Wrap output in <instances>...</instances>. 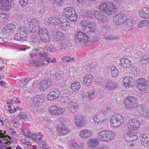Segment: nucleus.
Here are the masks:
<instances>
[{"label": "nucleus", "mask_w": 149, "mask_h": 149, "mask_svg": "<svg viewBox=\"0 0 149 149\" xmlns=\"http://www.w3.org/2000/svg\"><path fill=\"white\" fill-rule=\"evenodd\" d=\"M120 0H111L112 2H103L99 6L100 10L103 13L107 15L114 14L119 10L118 5H114L112 3L117 4Z\"/></svg>", "instance_id": "f257e3e1"}, {"label": "nucleus", "mask_w": 149, "mask_h": 149, "mask_svg": "<svg viewBox=\"0 0 149 149\" xmlns=\"http://www.w3.org/2000/svg\"><path fill=\"white\" fill-rule=\"evenodd\" d=\"M13 0H2L0 4V17L7 18L10 16Z\"/></svg>", "instance_id": "f03ea898"}, {"label": "nucleus", "mask_w": 149, "mask_h": 149, "mask_svg": "<svg viewBox=\"0 0 149 149\" xmlns=\"http://www.w3.org/2000/svg\"><path fill=\"white\" fill-rule=\"evenodd\" d=\"M83 25L82 28L84 30L89 33H93L96 30V24L93 21L85 19L81 22Z\"/></svg>", "instance_id": "7ed1b4c3"}, {"label": "nucleus", "mask_w": 149, "mask_h": 149, "mask_svg": "<svg viewBox=\"0 0 149 149\" xmlns=\"http://www.w3.org/2000/svg\"><path fill=\"white\" fill-rule=\"evenodd\" d=\"M114 133L111 131L104 130L99 132L98 136L101 141L109 142L114 139Z\"/></svg>", "instance_id": "20e7f679"}, {"label": "nucleus", "mask_w": 149, "mask_h": 149, "mask_svg": "<svg viewBox=\"0 0 149 149\" xmlns=\"http://www.w3.org/2000/svg\"><path fill=\"white\" fill-rule=\"evenodd\" d=\"M75 38L77 45L79 46L85 45L89 41L87 35L81 31H79L77 33Z\"/></svg>", "instance_id": "39448f33"}, {"label": "nucleus", "mask_w": 149, "mask_h": 149, "mask_svg": "<svg viewBox=\"0 0 149 149\" xmlns=\"http://www.w3.org/2000/svg\"><path fill=\"white\" fill-rule=\"evenodd\" d=\"M138 103V100L136 97L129 96L125 100L124 104L126 109L131 111L135 109V107Z\"/></svg>", "instance_id": "423d86ee"}, {"label": "nucleus", "mask_w": 149, "mask_h": 149, "mask_svg": "<svg viewBox=\"0 0 149 149\" xmlns=\"http://www.w3.org/2000/svg\"><path fill=\"white\" fill-rule=\"evenodd\" d=\"M123 118L120 114L113 116L110 120L111 125L113 127H117L120 126L123 122Z\"/></svg>", "instance_id": "0eeeda50"}, {"label": "nucleus", "mask_w": 149, "mask_h": 149, "mask_svg": "<svg viewBox=\"0 0 149 149\" xmlns=\"http://www.w3.org/2000/svg\"><path fill=\"white\" fill-rule=\"evenodd\" d=\"M147 80L143 78H140L136 80V88L142 91H146L148 88V85Z\"/></svg>", "instance_id": "6e6552de"}, {"label": "nucleus", "mask_w": 149, "mask_h": 149, "mask_svg": "<svg viewBox=\"0 0 149 149\" xmlns=\"http://www.w3.org/2000/svg\"><path fill=\"white\" fill-rule=\"evenodd\" d=\"M58 121L61 123L58 126L57 128V133L61 135H65L68 133L70 132L67 127L63 125V123H64L65 121V118H60L58 119Z\"/></svg>", "instance_id": "1a4fd4ad"}, {"label": "nucleus", "mask_w": 149, "mask_h": 149, "mask_svg": "<svg viewBox=\"0 0 149 149\" xmlns=\"http://www.w3.org/2000/svg\"><path fill=\"white\" fill-rule=\"evenodd\" d=\"M126 15L123 12L116 14L113 17V22L117 25L122 24L126 18Z\"/></svg>", "instance_id": "9d476101"}, {"label": "nucleus", "mask_w": 149, "mask_h": 149, "mask_svg": "<svg viewBox=\"0 0 149 149\" xmlns=\"http://www.w3.org/2000/svg\"><path fill=\"white\" fill-rule=\"evenodd\" d=\"M95 91L94 90H88L83 91L82 93V94L84 95L82 97L83 100L84 102L90 101L92 100L95 97Z\"/></svg>", "instance_id": "9b49d317"}, {"label": "nucleus", "mask_w": 149, "mask_h": 149, "mask_svg": "<svg viewBox=\"0 0 149 149\" xmlns=\"http://www.w3.org/2000/svg\"><path fill=\"white\" fill-rule=\"evenodd\" d=\"M125 140L128 142H131L137 139V134L136 132H125L123 134Z\"/></svg>", "instance_id": "f8f14e48"}, {"label": "nucleus", "mask_w": 149, "mask_h": 149, "mask_svg": "<svg viewBox=\"0 0 149 149\" xmlns=\"http://www.w3.org/2000/svg\"><path fill=\"white\" fill-rule=\"evenodd\" d=\"M49 111L52 115H58L64 114L65 109L63 108H58L57 106L54 105L50 107Z\"/></svg>", "instance_id": "ddd939ff"}, {"label": "nucleus", "mask_w": 149, "mask_h": 149, "mask_svg": "<svg viewBox=\"0 0 149 149\" xmlns=\"http://www.w3.org/2000/svg\"><path fill=\"white\" fill-rule=\"evenodd\" d=\"M118 87V85L115 82L110 81H107L104 84V88L108 91L114 90Z\"/></svg>", "instance_id": "4468645a"}, {"label": "nucleus", "mask_w": 149, "mask_h": 149, "mask_svg": "<svg viewBox=\"0 0 149 149\" xmlns=\"http://www.w3.org/2000/svg\"><path fill=\"white\" fill-rule=\"evenodd\" d=\"M48 32L46 29H45L41 33L39 34L40 39L44 42L46 43H49V40H50L49 36L48 34Z\"/></svg>", "instance_id": "2eb2a0df"}, {"label": "nucleus", "mask_w": 149, "mask_h": 149, "mask_svg": "<svg viewBox=\"0 0 149 149\" xmlns=\"http://www.w3.org/2000/svg\"><path fill=\"white\" fill-rule=\"evenodd\" d=\"M75 123L78 127H83L86 123L85 118L79 114L75 118Z\"/></svg>", "instance_id": "dca6fc26"}, {"label": "nucleus", "mask_w": 149, "mask_h": 149, "mask_svg": "<svg viewBox=\"0 0 149 149\" xmlns=\"http://www.w3.org/2000/svg\"><path fill=\"white\" fill-rule=\"evenodd\" d=\"M60 91L56 89L50 92L47 96V99L49 100H52L58 98L60 94Z\"/></svg>", "instance_id": "f3484780"}, {"label": "nucleus", "mask_w": 149, "mask_h": 149, "mask_svg": "<svg viewBox=\"0 0 149 149\" xmlns=\"http://www.w3.org/2000/svg\"><path fill=\"white\" fill-rule=\"evenodd\" d=\"M52 83L49 80H45L42 81L40 83L39 88L41 91H44L50 87Z\"/></svg>", "instance_id": "a211bd4d"}, {"label": "nucleus", "mask_w": 149, "mask_h": 149, "mask_svg": "<svg viewBox=\"0 0 149 149\" xmlns=\"http://www.w3.org/2000/svg\"><path fill=\"white\" fill-rule=\"evenodd\" d=\"M99 140L98 139H90L87 142L88 146L91 149H95L99 146Z\"/></svg>", "instance_id": "6ab92c4d"}, {"label": "nucleus", "mask_w": 149, "mask_h": 149, "mask_svg": "<svg viewBox=\"0 0 149 149\" xmlns=\"http://www.w3.org/2000/svg\"><path fill=\"white\" fill-rule=\"evenodd\" d=\"M67 107L69 110L72 113H75L77 111L78 108L77 104L76 102L71 100L67 104Z\"/></svg>", "instance_id": "aec40b11"}, {"label": "nucleus", "mask_w": 149, "mask_h": 149, "mask_svg": "<svg viewBox=\"0 0 149 149\" xmlns=\"http://www.w3.org/2000/svg\"><path fill=\"white\" fill-rule=\"evenodd\" d=\"M105 114L103 111H101L96 115L94 117V120L95 122L99 123H102L106 120L105 118Z\"/></svg>", "instance_id": "412c9836"}, {"label": "nucleus", "mask_w": 149, "mask_h": 149, "mask_svg": "<svg viewBox=\"0 0 149 149\" xmlns=\"http://www.w3.org/2000/svg\"><path fill=\"white\" fill-rule=\"evenodd\" d=\"M141 143L145 147L149 146V135L143 134L141 135Z\"/></svg>", "instance_id": "4be33fe9"}, {"label": "nucleus", "mask_w": 149, "mask_h": 149, "mask_svg": "<svg viewBox=\"0 0 149 149\" xmlns=\"http://www.w3.org/2000/svg\"><path fill=\"white\" fill-rule=\"evenodd\" d=\"M64 20L63 18H61L59 19V20L61 22V24L59 26L61 29L62 30L65 31H67L69 29L70 27V25L68 22L65 21L63 22V20Z\"/></svg>", "instance_id": "5701e85b"}, {"label": "nucleus", "mask_w": 149, "mask_h": 149, "mask_svg": "<svg viewBox=\"0 0 149 149\" xmlns=\"http://www.w3.org/2000/svg\"><path fill=\"white\" fill-rule=\"evenodd\" d=\"M119 64L125 68H128L131 66V62L127 58H124L120 60Z\"/></svg>", "instance_id": "b1692460"}, {"label": "nucleus", "mask_w": 149, "mask_h": 149, "mask_svg": "<svg viewBox=\"0 0 149 149\" xmlns=\"http://www.w3.org/2000/svg\"><path fill=\"white\" fill-rule=\"evenodd\" d=\"M73 99L71 98V97L70 96H67L65 95L62 96L61 98L60 99V102L62 104H66L68 103L71 102V100H72Z\"/></svg>", "instance_id": "393cba45"}, {"label": "nucleus", "mask_w": 149, "mask_h": 149, "mask_svg": "<svg viewBox=\"0 0 149 149\" xmlns=\"http://www.w3.org/2000/svg\"><path fill=\"white\" fill-rule=\"evenodd\" d=\"M67 7L64 8V13L68 15V14H70L73 12H75V11L74 8L72 7H71L70 5L68 4L67 5Z\"/></svg>", "instance_id": "a878e982"}, {"label": "nucleus", "mask_w": 149, "mask_h": 149, "mask_svg": "<svg viewBox=\"0 0 149 149\" xmlns=\"http://www.w3.org/2000/svg\"><path fill=\"white\" fill-rule=\"evenodd\" d=\"M30 63L35 66H39L44 65L42 61L39 58L38 59H33L31 58L30 60Z\"/></svg>", "instance_id": "bb28decb"}, {"label": "nucleus", "mask_w": 149, "mask_h": 149, "mask_svg": "<svg viewBox=\"0 0 149 149\" xmlns=\"http://www.w3.org/2000/svg\"><path fill=\"white\" fill-rule=\"evenodd\" d=\"M93 79L92 75L86 74L84 78V82L85 85H91Z\"/></svg>", "instance_id": "cd10ccee"}, {"label": "nucleus", "mask_w": 149, "mask_h": 149, "mask_svg": "<svg viewBox=\"0 0 149 149\" xmlns=\"http://www.w3.org/2000/svg\"><path fill=\"white\" fill-rule=\"evenodd\" d=\"M70 86L73 91H77L80 88L81 85L80 82L74 81L71 83Z\"/></svg>", "instance_id": "c85d7f7f"}, {"label": "nucleus", "mask_w": 149, "mask_h": 149, "mask_svg": "<svg viewBox=\"0 0 149 149\" xmlns=\"http://www.w3.org/2000/svg\"><path fill=\"white\" fill-rule=\"evenodd\" d=\"M79 134V136L82 138H88L92 134V133L89 131L84 130L81 131Z\"/></svg>", "instance_id": "c756f323"}, {"label": "nucleus", "mask_w": 149, "mask_h": 149, "mask_svg": "<svg viewBox=\"0 0 149 149\" xmlns=\"http://www.w3.org/2000/svg\"><path fill=\"white\" fill-rule=\"evenodd\" d=\"M67 17L72 22H77L78 19V15L75 12H73L70 14H68Z\"/></svg>", "instance_id": "7c9ffc66"}, {"label": "nucleus", "mask_w": 149, "mask_h": 149, "mask_svg": "<svg viewBox=\"0 0 149 149\" xmlns=\"http://www.w3.org/2000/svg\"><path fill=\"white\" fill-rule=\"evenodd\" d=\"M140 62L143 64L148 63L149 62V53L143 54L140 58Z\"/></svg>", "instance_id": "2f4dec72"}, {"label": "nucleus", "mask_w": 149, "mask_h": 149, "mask_svg": "<svg viewBox=\"0 0 149 149\" xmlns=\"http://www.w3.org/2000/svg\"><path fill=\"white\" fill-rule=\"evenodd\" d=\"M81 15L86 17H89L90 19L92 17V10L91 11H87L85 10H83L80 13Z\"/></svg>", "instance_id": "473e14b6"}, {"label": "nucleus", "mask_w": 149, "mask_h": 149, "mask_svg": "<svg viewBox=\"0 0 149 149\" xmlns=\"http://www.w3.org/2000/svg\"><path fill=\"white\" fill-rule=\"evenodd\" d=\"M6 31L9 32H13L16 29L15 26L12 24H8L6 25L4 27Z\"/></svg>", "instance_id": "72a5a7b5"}, {"label": "nucleus", "mask_w": 149, "mask_h": 149, "mask_svg": "<svg viewBox=\"0 0 149 149\" xmlns=\"http://www.w3.org/2000/svg\"><path fill=\"white\" fill-rule=\"evenodd\" d=\"M109 68L111 71V75L113 77H116L118 76L119 73V71L116 67L113 66L111 67H109L108 69Z\"/></svg>", "instance_id": "f704fd0d"}, {"label": "nucleus", "mask_w": 149, "mask_h": 149, "mask_svg": "<svg viewBox=\"0 0 149 149\" xmlns=\"http://www.w3.org/2000/svg\"><path fill=\"white\" fill-rule=\"evenodd\" d=\"M51 5H52L53 7H54L55 11L57 12L60 11L61 7H63L58 3L57 2H56V1H52L51 3Z\"/></svg>", "instance_id": "c9c22d12"}, {"label": "nucleus", "mask_w": 149, "mask_h": 149, "mask_svg": "<svg viewBox=\"0 0 149 149\" xmlns=\"http://www.w3.org/2000/svg\"><path fill=\"white\" fill-rule=\"evenodd\" d=\"M127 127L128 128L130 129H131L132 130H138L139 128V125L137 126V124L133 123L131 122H128L127 124Z\"/></svg>", "instance_id": "e433bc0d"}, {"label": "nucleus", "mask_w": 149, "mask_h": 149, "mask_svg": "<svg viewBox=\"0 0 149 149\" xmlns=\"http://www.w3.org/2000/svg\"><path fill=\"white\" fill-rule=\"evenodd\" d=\"M70 43L68 42H66L63 43L59 47L61 51L64 50H67L69 47Z\"/></svg>", "instance_id": "4c0bfd02"}, {"label": "nucleus", "mask_w": 149, "mask_h": 149, "mask_svg": "<svg viewBox=\"0 0 149 149\" xmlns=\"http://www.w3.org/2000/svg\"><path fill=\"white\" fill-rule=\"evenodd\" d=\"M149 25V21L146 20L141 21L139 22L138 25L139 27L142 28L143 26H147Z\"/></svg>", "instance_id": "58836bf2"}, {"label": "nucleus", "mask_w": 149, "mask_h": 149, "mask_svg": "<svg viewBox=\"0 0 149 149\" xmlns=\"http://www.w3.org/2000/svg\"><path fill=\"white\" fill-rule=\"evenodd\" d=\"M59 31L57 29H53L52 30V34L51 35L53 38V39L55 40L56 39V37L58 36L59 33Z\"/></svg>", "instance_id": "ea45409f"}, {"label": "nucleus", "mask_w": 149, "mask_h": 149, "mask_svg": "<svg viewBox=\"0 0 149 149\" xmlns=\"http://www.w3.org/2000/svg\"><path fill=\"white\" fill-rule=\"evenodd\" d=\"M45 96L43 95H37L36 97L35 100L38 103H42L45 101Z\"/></svg>", "instance_id": "a19ab883"}, {"label": "nucleus", "mask_w": 149, "mask_h": 149, "mask_svg": "<svg viewBox=\"0 0 149 149\" xmlns=\"http://www.w3.org/2000/svg\"><path fill=\"white\" fill-rule=\"evenodd\" d=\"M140 12H143L144 15V16H145L146 18H148L149 17V9L146 7H144L142 8L141 11H139V13H140Z\"/></svg>", "instance_id": "79ce46f5"}, {"label": "nucleus", "mask_w": 149, "mask_h": 149, "mask_svg": "<svg viewBox=\"0 0 149 149\" xmlns=\"http://www.w3.org/2000/svg\"><path fill=\"white\" fill-rule=\"evenodd\" d=\"M58 36L56 37V39L55 40L56 41L58 42L59 40H63L66 37V35H65V34L61 32H59Z\"/></svg>", "instance_id": "37998d69"}, {"label": "nucleus", "mask_w": 149, "mask_h": 149, "mask_svg": "<svg viewBox=\"0 0 149 149\" xmlns=\"http://www.w3.org/2000/svg\"><path fill=\"white\" fill-rule=\"evenodd\" d=\"M16 14L17 18H19V19H22L24 16V11L23 10L18 11H17Z\"/></svg>", "instance_id": "c03bdc74"}, {"label": "nucleus", "mask_w": 149, "mask_h": 149, "mask_svg": "<svg viewBox=\"0 0 149 149\" xmlns=\"http://www.w3.org/2000/svg\"><path fill=\"white\" fill-rule=\"evenodd\" d=\"M49 43L47 44V45H45V47H46V48L47 50V51H49L50 52H53L56 51V49L55 48H54L53 46H50V45L48 44Z\"/></svg>", "instance_id": "a18cd8bd"}, {"label": "nucleus", "mask_w": 149, "mask_h": 149, "mask_svg": "<svg viewBox=\"0 0 149 149\" xmlns=\"http://www.w3.org/2000/svg\"><path fill=\"white\" fill-rule=\"evenodd\" d=\"M70 145L72 146L74 149H77L78 147L79 143L73 140H71L70 142Z\"/></svg>", "instance_id": "49530a36"}, {"label": "nucleus", "mask_w": 149, "mask_h": 149, "mask_svg": "<svg viewBox=\"0 0 149 149\" xmlns=\"http://www.w3.org/2000/svg\"><path fill=\"white\" fill-rule=\"evenodd\" d=\"M39 23V22L38 19H33L30 21L29 22L30 25H33L35 26H37Z\"/></svg>", "instance_id": "de8ad7c7"}, {"label": "nucleus", "mask_w": 149, "mask_h": 149, "mask_svg": "<svg viewBox=\"0 0 149 149\" xmlns=\"http://www.w3.org/2000/svg\"><path fill=\"white\" fill-rule=\"evenodd\" d=\"M92 16H94L97 19L100 15H102V13L100 11L97 10H92Z\"/></svg>", "instance_id": "09e8293b"}, {"label": "nucleus", "mask_w": 149, "mask_h": 149, "mask_svg": "<svg viewBox=\"0 0 149 149\" xmlns=\"http://www.w3.org/2000/svg\"><path fill=\"white\" fill-rule=\"evenodd\" d=\"M106 16L102 15H102H100L99 17H97V19L100 22H103L106 21Z\"/></svg>", "instance_id": "8fccbe9b"}, {"label": "nucleus", "mask_w": 149, "mask_h": 149, "mask_svg": "<svg viewBox=\"0 0 149 149\" xmlns=\"http://www.w3.org/2000/svg\"><path fill=\"white\" fill-rule=\"evenodd\" d=\"M67 0H58L57 3L62 6L63 7L67 5L68 4L67 3Z\"/></svg>", "instance_id": "3c124183"}, {"label": "nucleus", "mask_w": 149, "mask_h": 149, "mask_svg": "<svg viewBox=\"0 0 149 149\" xmlns=\"http://www.w3.org/2000/svg\"><path fill=\"white\" fill-rule=\"evenodd\" d=\"M128 78H129V76H126L123 78V81L124 83V85L126 86H129V85Z\"/></svg>", "instance_id": "603ef678"}, {"label": "nucleus", "mask_w": 149, "mask_h": 149, "mask_svg": "<svg viewBox=\"0 0 149 149\" xmlns=\"http://www.w3.org/2000/svg\"><path fill=\"white\" fill-rule=\"evenodd\" d=\"M118 38V36H114L113 35H110L106 37V39L107 40H113Z\"/></svg>", "instance_id": "864d4df0"}, {"label": "nucleus", "mask_w": 149, "mask_h": 149, "mask_svg": "<svg viewBox=\"0 0 149 149\" xmlns=\"http://www.w3.org/2000/svg\"><path fill=\"white\" fill-rule=\"evenodd\" d=\"M29 0H19L20 5L23 7L26 6L28 3Z\"/></svg>", "instance_id": "5fc2aeb1"}, {"label": "nucleus", "mask_w": 149, "mask_h": 149, "mask_svg": "<svg viewBox=\"0 0 149 149\" xmlns=\"http://www.w3.org/2000/svg\"><path fill=\"white\" fill-rule=\"evenodd\" d=\"M19 116L21 119H27L28 118L26 114L23 112H20L19 114Z\"/></svg>", "instance_id": "6e6d98bb"}, {"label": "nucleus", "mask_w": 149, "mask_h": 149, "mask_svg": "<svg viewBox=\"0 0 149 149\" xmlns=\"http://www.w3.org/2000/svg\"><path fill=\"white\" fill-rule=\"evenodd\" d=\"M23 33H20V39L22 40V42L23 40H25L27 38V35L24 33L22 32Z\"/></svg>", "instance_id": "4d7b16f0"}, {"label": "nucleus", "mask_w": 149, "mask_h": 149, "mask_svg": "<svg viewBox=\"0 0 149 149\" xmlns=\"http://www.w3.org/2000/svg\"><path fill=\"white\" fill-rule=\"evenodd\" d=\"M143 106H141V108H140V113H141V114L142 115V116H143L145 114V113L146 111L147 110H146V109L145 108H143V105H142Z\"/></svg>", "instance_id": "13d9d810"}, {"label": "nucleus", "mask_w": 149, "mask_h": 149, "mask_svg": "<svg viewBox=\"0 0 149 149\" xmlns=\"http://www.w3.org/2000/svg\"><path fill=\"white\" fill-rule=\"evenodd\" d=\"M132 72H133V74H134L136 76L139 74L140 73V71L139 69L136 68H134L132 70Z\"/></svg>", "instance_id": "bf43d9fd"}, {"label": "nucleus", "mask_w": 149, "mask_h": 149, "mask_svg": "<svg viewBox=\"0 0 149 149\" xmlns=\"http://www.w3.org/2000/svg\"><path fill=\"white\" fill-rule=\"evenodd\" d=\"M129 122H131L133 123L136 124H137V126L139 125V123L138 122V120L136 118L129 120Z\"/></svg>", "instance_id": "052dcab7"}, {"label": "nucleus", "mask_w": 149, "mask_h": 149, "mask_svg": "<svg viewBox=\"0 0 149 149\" xmlns=\"http://www.w3.org/2000/svg\"><path fill=\"white\" fill-rule=\"evenodd\" d=\"M63 73H56V80L58 81L60 80L62 76L63 75Z\"/></svg>", "instance_id": "680f3d73"}, {"label": "nucleus", "mask_w": 149, "mask_h": 149, "mask_svg": "<svg viewBox=\"0 0 149 149\" xmlns=\"http://www.w3.org/2000/svg\"><path fill=\"white\" fill-rule=\"evenodd\" d=\"M100 40V38L99 37H95L92 38L91 40L90 41V40H89V41L90 43H91V44H92L94 42H97Z\"/></svg>", "instance_id": "e2e57ef3"}, {"label": "nucleus", "mask_w": 149, "mask_h": 149, "mask_svg": "<svg viewBox=\"0 0 149 149\" xmlns=\"http://www.w3.org/2000/svg\"><path fill=\"white\" fill-rule=\"evenodd\" d=\"M131 21L129 19V18L127 17V16H126V18L125 20L124 21L123 23L125 24L126 25H128L131 23Z\"/></svg>", "instance_id": "0e129e2a"}, {"label": "nucleus", "mask_w": 149, "mask_h": 149, "mask_svg": "<svg viewBox=\"0 0 149 149\" xmlns=\"http://www.w3.org/2000/svg\"><path fill=\"white\" fill-rule=\"evenodd\" d=\"M20 33H17L15 35L14 39L15 40L22 42V40L20 39Z\"/></svg>", "instance_id": "69168bd1"}, {"label": "nucleus", "mask_w": 149, "mask_h": 149, "mask_svg": "<svg viewBox=\"0 0 149 149\" xmlns=\"http://www.w3.org/2000/svg\"><path fill=\"white\" fill-rule=\"evenodd\" d=\"M34 29L35 30L36 32L39 35V34H40V33H41L43 30L42 29H39L37 26H35Z\"/></svg>", "instance_id": "338daca9"}, {"label": "nucleus", "mask_w": 149, "mask_h": 149, "mask_svg": "<svg viewBox=\"0 0 149 149\" xmlns=\"http://www.w3.org/2000/svg\"><path fill=\"white\" fill-rule=\"evenodd\" d=\"M96 83L98 85L101 84L103 83V80L101 78L96 79Z\"/></svg>", "instance_id": "774afa93"}]
</instances>
